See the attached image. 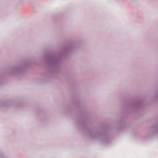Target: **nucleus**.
Segmentation results:
<instances>
[{
    "label": "nucleus",
    "mask_w": 158,
    "mask_h": 158,
    "mask_svg": "<svg viewBox=\"0 0 158 158\" xmlns=\"http://www.w3.org/2000/svg\"><path fill=\"white\" fill-rule=\"evenodd\" d=\"M157 127V126L156 125H154L151 128L152 129H153V128H156Z\"/></svg>",
    "instance_id": "39448f33"
},
{
    "label": "nucleus",
    "mask_w": 158,
    "mask_h": 158,
    "mask_svg": "<svg viewBox=\"0 0 158 158\" xmlns=\"http://www.w3.org/2000/svg\"><path fill=\"white\" fill-rule=\"evenodd\" d=\"M75 47L76 45L74 43L69 42L65 48L62 49L60 54L59 55H47L46 60L48 63L50 65L54 66L57 65L60 63L62 57L69 54Z\"/></svg>",
    "instance_id": "f257e3e1"
},
{
    "label": "nucleus",
    "mask_w": 158,
    "mask_h": 158,
    "mask_svg": "<svg viewBox=\"0 0 158 158\" xmlns=\"http://www.w3.org/2000/svg\"><path fill=\"white\" fill-rule=\"evenodd\" d=\"M2 156H0V158H2Z\"/></svg>",
    "instance_id": "0eeeda50"
},
{
    "label": "nucleus",
    "mask_w": 158,
    "mask_h": 158,
    "mask_svg": "<svg viewBox=\"0 0 158 158\" xmlns=\"http://www.w3.org/2000/svg\"><path fill=\"white\" fill-rule=\"evenodd\" d=\"M139 104V103H138L137 102H136L135 103V105H137V104Z\"/></svg>",
    "instance_id": "423d86ee"
},
{
    "label": "nucleus",
    "mask_w": 158,
    "mask_h": 158,
    "mask_svg": "<svg viewBox=\"0 0 158 158\" xmlns=\"http://www.w3.org/2000/svg\"><path fill=\"white\" fill-rule=\"evenodd\" d=\"M25 69L23 67H16L13 71L15 73H16L19 74H21L22 72Z\"/></svg>",
    "instance_id": "f03ea898"
},
{
    "label": "nucleus",
    "mask_w": 158,
    "mask_h": 158,
    "mask_svg": "<svg viewBox=\"0 0 158 158\" xmlns=\"http://www.w3.org/2000/svg\"><path fill=\"white\" fill-rule=\"evenodd\" d=\"M98 135L99 137L102 139H104L106 136V135L104 133L99 134Z\"/></svg>",
    "instance_id": "7ed1b4c3"
},
{
    "label": "nucleus",
    "mask_w": 158,
    "mask_h": 158,
    "mask_svg": "<svg viewBox=\"0 0 158 158\" xmlns=\"http://www.w3.org/2000/svg\"><path fill=\"white\" fill-rule=\"evenodd\" d=\"M89 135H90V136L92 138H94V137H96L97 135V133L92 134V133H89Z\"/></svg>",
    "instance_id": "20e7f679"
}]
</instances>
